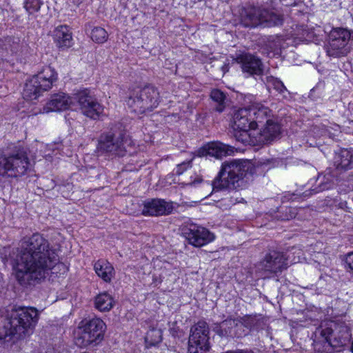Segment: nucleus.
<instances>
[{
    "instance_id": "nucleus-1",
    "label": "nucleus",
    "mask_w": 353,
    "mask_h": 353,
    "mask_svg": "<svg viewBox=\"0 0 353 353\" xmlns=\"http://www.w3.org/2000/svg\"><path fill=\"white\" fill-rule=\"evenodd\" d=\"M58 262V254L43 235L26 236L12 264L15 279L22 287L32 288L43 282Z\"/></svg>"
},
{
    "instance_id": "nucleus-2",
    "label": "nucleus",
    "mask_w": 353,
    "mask_h": 353,
    "mask_svg": "<svg viewBox=\"0 0 353 353\" xmlns=\"http://www.w3.org/2000/svg\"><path fill=\"white\" fill-rule=\"evenodd\" d=\"M265 164L248 159L223 162L212 182L213 191L239 190L247 188L256 169Z\"/></svg>"
},
{
    "instance_id": "nucleus-3",
    "label": "nucleus",
    "mask_w": 353,
    "mask_h": 353,
    "mask_svg": "<svg viewBox=\"0 0 353 353\" xmlns=\"http://www.w3.org/2000/svg\"><path fill=\"white\" fill-rule=\"evenodd\" d=\"M39 317V311L34 307L14 305L8 312L6 323L0 332V346L8 345L30 336Z\"/></svg>"
},
{
    "instance_id": "nucleus-4",
    "label": "nucleus",
    "mask_w": 353,
    "mask_h": 353,
    "mask_svg": "<svg viewBox=\"0 0 353 353\" xmlns=\"http://www.w3.org/2000/svg\"><path fill=\"white\" fill-rule=\"evenodd\" d=\"M240 23L246 28H256L259 26L271 28L281 26L283 15L279 13L267 2L261 6H248L240 11Z\"/></svg>"
},
{
    "instance_id": "nucleus-5",
    "label": "nucleus",
    "mask_w": 353,
    "mask_h": 353,
    "mask_svg": "<svg viewBox=\"0 0 353 353\" xmlns=\"http://www.w3.org/2000/svg\"><path fill=\"white\" fill-rule=\"evenodd\" d=\"M161 101L158 89L152 85L137 88L130 92L126 103L131 112L143 114L157 108Z\"/></svg>"
},
{
    "instance_id": "nucleus-6",
    "label": "nucleus",
    "mask_w": 353,
    "mask_h": 353,
    "mask_svg": "<svg viewBox=\"0 0 353 353\" xmlns=\"http://www.w3.org/2000/svg\"><path fill=\"white\" fill-rule=\"evenodd\" d=\"M57 79L54 68L47 66L40 72L28 79L25 83L23 97L26 100L37 99L42 92L50 90Z\"/></svg>"
},
{
    "instance_id": "nucleus-7",
    "label": "nucleus",
    "mask_w": 353,
    "mask_h": 353,
    "mask_svg": "<svg viewBox=\"0 0 353 353\" xmlns=\"http://www.w3.org/2000/svg\"><path fill=\"white\" fill-rule=\"evenodd\" d=\"M320 334L325 340V344L333 348H341L351 340L350 327L345 322L330 321L321 326Z\"/></svg>"
},
{
    "instance_id": "nucleus-8",
    "label": "nucleus",
    "mask_w": 353,
    "mask_h": 353,
    "mask_svg": "<svg viewBox=\"0 0 353 353\" xmlns=\"http://www.w3.org/2000/svg\"><path fill=\"white\" fill-rule=\"evenodd\" d=\"M79 329L81 332L74 339L75 344L80 347H94L103 339L105 324L101 319L94 318Z\"/></svg>"
},
{
    "instance_id": "nucleus-9",
    "label": "nucleus",
    "mask_w": 353,
    "mask_h": 353,
    "mask_svg": "<svg viewBox=\"0 0 353 353\" xmlns=\"http://www.w3.org/2000/svg\"><path fill=\"white\" fill-rule=\"evenodd\" d=\"M210 329L205 321L193 325L190 331L188 353H206L210 351Z\"/></svg>"
},
{
    "instance_id": "nucleus-10",
    "label": "nucleus",
    "mask_w": 353,
    "mask_h": 353,
    "mask_svg": "<svg viewBox=\"0 0 353 353\" xmlns=\"http://www.w3.org/2000/svg\"><path fill=\"white\" fill-rule=\"evenodd\" d=\"M352 37L350 31L343 28H333L329 34L328 44L325 50L328 56L343 57L349 52L348 41Z\"/></svg>"
},
{
    "instance_id": "nucleus-11",
    "label": "nucleus",
    "mask_w": 353,
    "mask_h": 353,
    "mask_svg": "<svg viewBox=\"0 0 353 353\" xmlns=\"http://www.w3.org/2000/svg\"><path fill=\"white\" fill-rule=\"evenodd\" d=\"M283 252L272 250L256 265L257 271L265 274V276L276 274L288 268V259Z\"/></svg>"
},
{
    "instance_id": "nucleus-12",
    "label": "nucleus",
    "mask_w": 353,
    "mask_h": 353,
    "mask_svg": "<svg viewBox=\"0 0 353 353\" xmlns=\"http://www.w3.org/2000/svg\"><path fill=\"white\" fill-rule=\"evenodd\" d=\"M74 100V103L79 105L81 113L87 117L97 119L103 113V106L88 89H83L75 93Z\"/></svg>"
},
{
    "instance_id": "nucleus-13",
    "label": "nucleus",
    "mask_w": 353,
    "mask_h": 353,
    "mask_svg": "<svg viewBox=\"0 0 353 353\" xmlns=\"http://www.w3.org/2000/svg\"><path fill=\"white\" fill-rule=\"evenodd\" d=\"M233 128L243 133L239 136L235 135L237 141L245 143L248 141V132L252 129H256V121H253L250 107H244L236 110L232 117Z\"/></svg>"
},
{
    "instance_id": "nucleus-14",
    "label": "nucleus",
    "mask_w": 353,
    "mask_h": 353,
    "mask_svg": "<svg viewBox=\"0 0 353 353\" xmlns=\"http://www.w3.org/2000/svg\"><path fill=\"white\" fill-rule=\"evenodd\" d=\"M182 234L190 244L198 248L212 242L215 237L208 230L195 223L184 225Z\"/></svg>"
},
{
    "instance_id": "nucleus-15",
    "label": "nucleus",
    "mask_w": 353,
    "mask_h": 353,
    "mask_svg": "<svg viewBox=\"0 0 353 353\" xmlns=\"http://www.w3.org/2000/svg\"><path fill=\"white\" fill-rule=\"evenodd\" d=\"M30 162L27 156H0V174L10 176L23 175L28 169Z\"/></svg>"
},
{
    "instance_id": "nucleus-16",
    "label": "nucleus",
    "mask_w": 353,
    "mask_h": 353,
    "mask_svg": "<svg viewBox=\"0 0 353 353\" xmlns=\"http://www.w3.org/2000/svg\"><path fill=\"white\" fill-rule=\"evenodd\" d=\"M173 203L162 199H148L143 203L142 214L144 216H166L172 213Z\"/></svg>"
},
{
    "instance_id": "nucleus-17",
    "label": "nucleus",
    "mask_w": 353,
    "mask_h": 353,
    "mask_svg": "<svg viewBox=\"0 0 353 353\" xmlns=\"http://www.w3.org/2000/svg\"><path fill=\"white\" fill-rule=\"evenodd\" d=\"M236 61L241 65L242 71L247 77L262 74L263 63L259 58L249 53L239 54Z\"/></svg>"
},
{
    "instance_id": "nucleus-18",
    "label": "nucleus",
    "mask_w": 353,
    "mask_h": 353,
    "mask_svg": "<svg viewBox=\"0 0 353 353\" xmlns=\"http://www.w3.org/2000/svg\"><path fill=\"white\" fill-rule=\"evenodd\" d=\"M239 330H241V326L232 318H228L219 323H214L213 327V331L222 338L239 339L247 334L243 332H239Z\"/></svg>"
},
{
    "instance_id": "nucleus-19",
    "label": "nucleus",
    "mask_w": 353,
    "mask_h": 353,
    "mask_svg": "<svg viewBox=\"0 0 353 353\" xmlns=\"http://www.w3.org/2000/svg\"><path fill=\"white\" fill-rule=\"evenodd\" d=\"M245 152V149L237 148L216 141L204 144L200 148L197 154H231Z\"/></svg>"
},
{
    "instance_id": "nucleus-20",
    "label": "nucleus",
    "mask_w": 353,
    "mask_h": 353,
    "mask_svg": "<svg viewBox=\"0 0 353 353\" xmlns=\"http://www.w3.org/2000/svg\"><path fill=\"white\" fill-rule=\"evenodd\" d=\"M74 104L72 98L65 93L60 92L52 95L50 100L43 107V112L63 111L69 109Z\"/></svg>"
},
{
    "instance_id": "nucleus-21",
    "label": "nucleus",
    "mask_w": 353,
    "mask_h": 353,
    "mask_svg": "<svg viewBox=\"0 0 353 353\" xmlns=\"http://www.w3.org/2000/svg\"><path fill=\"white\" fill-rule=\"evenodd\" d=\"M121 147V141L119 138L110 132L107 134H103L99 140L97 150L99 152H117Z\"/></svg>"
},
{
    "instance_id": "nucleus-22",
    "label": "nucleus",
    "mask_w": 353,
    "mask_h": 353,
    "mask_svg": "<svg viewBox=\"0 0 353 353\" xmlns=\"http://www.w3.org/2000/svg\"><path fill=\"white\" fill-rule=\"evenodd\" d=\"M250 113H252L253 121H256V128L260 126V124L268 119H271L272 111L269 108L257 102H253L249 105Z\"/></svg>"
},
{
    "instance_id": "nucleus-23",
    "label": "nucleus",
    "mask_w": 353,
    "mask_h": 353,
    "mask_svg": "<svg viewBox=\"0 0 353 353\" xmlns=\"http://www.w3.org/2000/svg\"><path fill=\"white\" fill-rule=\"evenodd\" d=\"M54 41L59 48H68L72 46V33L66 26H60L53 31Z\"/></svg>"
},
{
    "instance_id": "nucleus-24",
    "label": "nucleus",
    "mask_w": 353,
    "mask_h": 353,
    "mask_svg": "<svg viewBox=\"0 0 353 353\" xmlns=\"http://www.w3.org/2000/svg\"><path fill=\"white\" fill-rule=\"evenodd\" d=\"M280 134V125L272 119H268L265 128L261 132V139L268 143L279 137Z\"/></svg>"
},
{
    "instance_id": "nucleus-25",
    "label": "nucleus",
    "mask_w": 353,
    "mask_h": 353,
    "mask_svg": "<svg viewBox=\"0 0 353 353\" xmlns=\"http://www.w3.org/2000/svg\"><path fill=\"white\" fill-rule=\"evenodd\" d=\"M96 274L105 282H110L114 276V268L105 260H98L94 265Z\"/></svg>"
},
{
    "instance_id": "nucleus-26",
    "label": "nucleus",
    "mask_w": 353,
    "mask_h": 353,
    "mask_svg": "<svg viewBox=\"0 0 353 353\" xmlns=\"http://www.w3.org/2000/svg\"><path fill=\"white\" fill-rule=\"evenodd\" d=\"M162 330L152 327L150 329L145 336L146 348L157 346L162 341Z\"/></svg>"
},
{
    "instance_id": "nucleus-27",
    "label": "nucleus",
    "mask_w": 353,
    "mask_h": 353,
    "mask_svg": "<svg viewBox=\"0 0 353 353\" xmlns=\"http://www.w3.org/2000/svg\"><path fill=\"white\" fill-rule=\"evenodd\" d=\"M95 306L101 312L110 310L113 307V299L108 292H103L95 298Z\"/></svg>"
},
{
    "instance_id": "nucleus-28",
    "label": "nucleus",
    "mask_w": 353,
    "mask_h": 353,
    "mask_svg": "<svg viewBox=\"0 0 353 353\" xmlns=\"http://www.w3.org/2000/svg\"><path fill=\"white\" fill-rule=\"evenodd\" d=\"M334 164L338 170H347L353 168V156H334Z\"/></svg>"
},
{
    "instance_id": "nucleus-29",
    "label": "nucleus",
    "mask_w": 353,
    "mask_h": 353,
    "mask_svg": "<svg viewBox=\"0 0 353 353\" xmlns=\"http://www.w3.org/2000/svg\"><path fill=\"white\" fill-rule=\"evenodd\" d=\"M210 97L213 101L216 103L214 110L219 112H222L225 108L226 96L225 93L216 89L212 90Z\"/></svg>"
},
{
    "instance_id": "nucleus-30",
    "label": "nucleus",
    "mask_w": 353,
    "mask_h": 353,
    "mask_svg": "<svg viewBox=\"0 0 353 353\" xmlns=\"http://www.w3.org/2000/svg\"><path fill=\"white\" fill-rule=\"evenodd\" d=\"M266 83L269 89L272 88L284 97H285V93L288 92L283 83L278 78L272 76L267 77Z\"/></svg>"
},
{
    "instance_id": "nucleus-31",
    "label": "nucleus",
    "mask_w": 353,
    "mask_h": 353,
    "mask_svg": "<svg viewBox=\"0 0 353 353\" xmlns=\"http://www.w3.org/2000/svg\"><path fill=\"white\" fill-rule=\"evenodd\" d=\"M333 186V182H332L329 178H327L325 176H323V180L321 181L320 184L318 187L315 188L310 189L309 190H306L303 194L305 196H309L314 194L319 193L320 192H323L326 190L331 189Z\"/></svg>"
},
{
    "instance_id": "nucleus-32",
    "label": "nucleus",
    "mask_w": 353,
    "mask_h": 353,
    "mask_svg": "<svg viewBox=\"0 0 353 353\" xmlns=\"http://www.w3.org/2000/svg\"><path fill=\"white\" fill-rule=\"evenodd\" d=\"M296 210L292 207H281L275 216L278 220L287 221L295 217Z\"/></svg>"
},
{
    "instance_id": "nucleus-33",
    "label": "nucleus",
    "mask_w": 353,
    "mask_h": 353,
    "mask_svg": "<svg viewBox=\"0 0 353 353\" xmlns=\"http://www.w3.org/2000/svg\"><path fill=\"white\" fill-rule=\"evenodd\" d=\"M92 41L98 43H103L106 41L108 35L106 30L101 27H94L90 33Z\"/></svg>"
},
{
    "instance_id": "nucleus-34",
    "label": "nucleus",
    "mask_w": 353,
    "mask_h": 353,
    "mask_svg": "<svg viewBox=\"0 0 353 353\" xmlns=\"http://www.w3.org/2000/svg\"><path fill=\"white\" fill-rule=\"evenodd\" d=\"M8 154H27V150L23 146V143L17 142L11 143L8 146Z\"/></svg>"
},
{
    "instance_id": "nucleus-35",
    "label": "nucleus",
    "mask_w": 353,
    "mask_h": 353,
    "mask_svg": "<svg viewBox=\"0 0 353 353\" xmlns=\"http://www.w3.org/2000/svg\"><path fill=\"white\" fill-rule=\"evenodd\" d=\"M43 2L41 0H25L24 8L31 14L38 12Z\"/></svg>"
},
{
    "instance_id": "nucleus-36",
    "label": "nucleus",
    "mask_w": 353,
    "mask_h": 353,
    "mask_svg": "<svg viewBox=\"0 0 353 353\" xmlns=\"http://www.w3.org/2000/svg\"><path fill=\"white\" fill-rule=\"evenodd\" d=\"M241 323L243 327L252 330L254 324L261 323V320L255 316H245L241 319Z\"/></svg>"
},
{
    "instance_id": "nucleus-37",
    "label": "nucleus",
    "mask_w": 353,
    "mask_h": 353,
    "mask_svg": "<svg viewBox=\"0 0 353 353\" xmlns=\"http://www.w3.org/2000/svg\"><path fill=\"white\" fill-rule=\"evenodd\" d=\"M46 152H53L55 154L63 152V145L61 143H53L47 145Z\"/></svg>"
},
{
    "instance_id": "nucleus-38",
    "label": "nucleus",
    "mask_w": 353,
    "mask_h": 353,
    "mask_svg": "<svg viewBox=\"0 0 353 353\" xmlns=\"http://www.w3.org/2000/svg\"><path fill=\"white\" fill-rule=\"evenodd\" d=\"M191 163L192 160L188 161H184L181 163L178 164L176 168V174H182L188 168H190L192 166Z\"/></svg>"
},
{
    "instance_id": "nucleus-39",
    "label": "nucleus",
    "mask_w": 353,
    "mask_h": 353,
    "mask_svg": "<svg viewBox=\"0 0 353 353\" xmlns=\"http://www.w3.org/2000/svg\"><path fill=\"white\" fill-rule=\"evenodd\" d=\"M345 263V268L350 269V271L353 273V252L346 255Z\"/></svg>"
},
{
    "instance_id": "nucleus-40",
    "label": "nucleus",
    "mask_w": 353,
    "mask_h": 353,
    "mask_svg": "<svg viewBox=\"0 0 353 353\" xmlns=\"http://www.w3.org/2000/svg\"><path fill=\"white\" fill-rule=\"evenodd\" d=\"M265 325L263 323V321H261V323L254 324V327L252 329V330H256L258 332H259L260 330L262 331L264 328L263 327H265Z\"/></svg>"
},
{
    "instance_id": "nucleus-41",
    "label": "nucleus",
    "mask_w": 353,
    "mask_h": 353,
    "mask_svg": "<svg viewBox=\"0 0 353 353\" xmlns=\"http://www.w3.org/2000/svg\"><path fill=\"white\" fill-rule=\"evenodd\" d=\"M263 330H264V334L265 336L272 339V330L269 326H265Z\"/></svg>"
},
{
    "instance_id": "nucleus-42",
    "label": "nucleus",
    "mask_w": 353,
    "mask_h": 353,
    "mask_svg": "<svg viewBox=\"0 0 353 353\" xmlns=\"http://www.w3.org/2000/svg\"><path fill=\"white\" fill-rule=\"evenodd\" d=\"M241 200L243 201V199H241ZM240 202H241V201L238 200V199H237V198H236L235 199H234V200H233V198H232V197H231V203H232V204H235V203H240Z\"/></svg>"
},
{
    "instance_id": "nucleus-43",
    "label": "nucleus",
    "mask_w": 353,
    "mask_h": 353,
    "mask_svg": "<svg viewBox=\"0 0 353 353\" xmlns=\"http://www.w3.org/2000/svg\"><path fill=\"white\" fill-rule=\"evenodd\" d=\"M239 325L241 326V330H239V332H243V333H245V330H243V325H242V323L241 325L239 324Z\"/></svg>"
},
{
    "instance_id": "nucleus-44",
    "label": "nucleus",
    "mask_w": 353,
    "mask_h": 353,
    "mask_svg": "<svg viewBox=\"0 0 353 353\" xmlns=\"http://www.w3.org/2000/svg\"><path fill=\"white\" fill-rule=\"evenodd\" d=\"M222 70H223V71L224 72H225V71H228V66H227V65H224V66H223Z\"/></svg>"
},
{
    "instance_id": "nucleus-45",
    "label": "nucleus",
    "mask_w": 353,
    "mask_h": 353,
    "mask_svg": "<svg viewBox=\"0 0 353 353\" xmlns=\"http://www.w3.org/2000/svg\"><path fill=\"white\" fill-rule=\"evenodd\" d=\"M351 351L353 353V341L352 342Z\"/></svg>"
},
{
    "instance_id": "nucleus-46",
    "label": "nucleus",
    "mask_w": 353,
    "mask_h": 353,
    "mask_svg": "<svg viewBox=\"0 0 353 353\" xmlns=\"http://www.w3.org/2000/svg\"><path fill=\"white\" fill-rule=\"evenodd\" d=\"M216 159H221L220 157H221V156H218V155H216L214 156Z\"/></svg>"
}]
</instances>
